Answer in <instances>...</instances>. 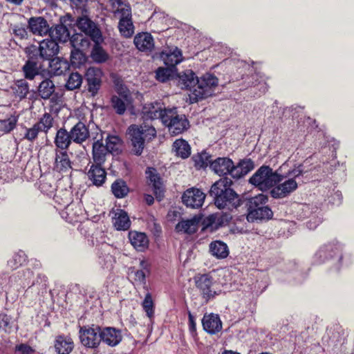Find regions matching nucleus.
<instances>
[{"label":"nucleus","mask_w":354,"mask_h":354,"mask_svg":"<svg viewBox=\"0 0 354 354\" xmlns=\"http://www.w3.org/2000/svg\"><path fill=\"white\" fill-rule=\"evenodd\" d=\"M26 261V255L23 251L15 254L8 261V266L12 270L17 269Z\"/></svg>","instance_id":"nucleus-48"},{"label":"nucleus","mask_w":354,"mask_h":354,"mask_svg":"<svg viewBox=\"0 0 354 354\" xmlns=\"http://www.w3.org/2000/svg\"><path fill=\"white\" fill-rule=\"evenodd\" d=\"M80 339L82 344L85 347L97 348L101 342L100 327L92 325L91 326H82L80 329Z\"/></svg>","instance_id":"nucleus-12"},{"label":"nucleus","mask_w":354,"mask_h":354,"mask_svg":"<svg viewBox=\"0 0 354 354\" xmlns=\"http://www.w3.org/2000/svg\"><path fill=\"white\" fill-rule=\"evenodd\" d=\"M78 30L88 37L94 43L104 41L102 31L99 26L87 16L79 17L75 22Z\"/></svg>","instance_id":"nucleus-9"},{"label":"nucleus","mask_w":354,"mask_h":354,"mask_svg":"<svg viewBox=\"0 0 354 354\" xmlns=\"http://www.w3.org/2000/svg\"><path fill=\"white\" fill-rule=\"evenodd\" d=\"M189 318V329L190 333L194 335L196 331V322L194 320V317L192 315L190 312L188 313Z\"/></svg>","instance_id":"nucleus-61"},{"label":"nucleus","mask_w":354,"mask_h":354,"mask_svg":"<svg viewBox=\"0 0 354 354\" xmlns=\"http://www.w3.org/2000/svg\"><path fill=\"white\" fill-rule=\"evenodd\" d=\"M211 169L218 176L230 174L232 177L234 164L232 159L227 157H219L214 160L210 164Z\"/></svg>","instance_id":"nucleus-18"},{"label":"nucleus","mask_w":354,"mask_h":354,"mask_svg":"<svg viewBox=\"0 0 354 354\" xmlns=\"http://www.w3.org/2000/svg\"><path fill=\"white\" fill-rule=\"evenodd\" d=\"M98 263L103 270L111 271L113 269L115 259L112 255L105 254L99 257Z\"/></svg>","instance_id":"nucleus-53"},{"label":"nucleus","mask_w":354,"mask_h":354,"mask_svg":"<svg viewBox=\"0 0 354 354\" xmlns=\"http://www.w3.org/2000/svg\"><path fill=\"white\" fill-rule=\"evenodd\" d=\"M287 167L281 165L276 171L267 165L261 166L250 178L249 183L261 191L272 189L274 185L281 182V171Z\"/></svg>","instance_id":"nucleus-2"},{"label":"nucleus","mask_w":354,"mask_h":354,"mask_svg":"<svg viewBox=\"0 0 354 354\" xmlns=\"http://www.w3.org/2000/svg\"><path fill=\"white\" fill-rule=\"evenodd\" d=\"M133 42L136 48L142 52L150 53L154 48L153 38L149 32L137 34L134 37Z\"/></svg>","instance_id":"nucleus-25"},{"label":"nucleus","mask_w":354,"mask_h":354,"mask_svg":"<svg viewBox=\"0 0 354 354\" xmlns=\"http://www.w3.org/2000/svg\"><path fill=\"white\" fill-rule=\"evenodd\" d=\"M170 75L171 71L167 68H158L156 71V79L161 82H165L167 81Z\"/></svg>","instance_id":"nucleus-58"},{"label":"nucleus","mask_w":354,"mask_h":354,"mask_svg":"<svg viewBox=\"0 0 354 354\" xmlns=\"http://www.w3.org/2000/svg\"><path fill=\"white\" fill-rule=\"evenodd\" d=\"M194 73L191 70L185 71L179 76V82L186 89L192 90L196 88V80Z\"/></svg>","instance_id":"nucleus-42"},{"label":"nucleus","mask_w":354,"mask_h":354,"mask_svg":"<svg viewBox=\"0 0 354 354\" xmlns=\"http://www.w3.org/2000/svg\"><path fill=\"white\" fill-rule=\"evenodd\" d=\"M195 283L196 288L199 290L201 295L206 301L214 299L221 292V290L216 288L213 278L208 274L196 277Z\"/></svg>","instance_id":"nucleus-11"},{"label":"nucleus","mask_w":354,"mask_h":354,"mask_svg":"<svg viewBox=\"0 0 354 354\" xmlns=\"http://www.w3.org/2000/svg\"><path fill=\"white\" fill-rule=\"evenodd\" d=\"M12 33L15 36L20 39H24L28 38L27 28L21 26H15L12 28Z\"/></svg>","instance_id":"nucleus-57"},{"label":"nucleus","mask_w":354,"mask_h":354,"mask_svg":"<svg viewBox=\"0 0 354 354\" xmlns=\"http://www.w3.org/2000/svg\"><path fill=\"white\" fill-rule=\"evenodd\" d=\"M205 198V194L201 189L195 187L187 189L182 196L183 203L187 207L193 209L201 207Z\"/></svg>","instance_id":"nucleus-16"},{"label":"nucleus","mask_w":354,"mask_h":354,"mask_svg":"<svg viewBox=\"0 0 354 354\" xmlns=\"http://www.w3.org/2000/svg\"><path fill=\"white\" fill-rule=\"evenodd\" d=\"M109 151L103 145L102 140H97L93 144L92 154L95 164L103 165L106 160V156Z\"/></svg>","instance_id":"nucleus-34"},{"label":"nucleus","mask_w":354,"mask_h":354,"mask_svg":"<svg viewBox=\"0 0 354 354\" xmlns=\"http://www.w3.org/2000/svg\"><path fill=\"white\" fill-rule=\"evenodd\" d=\"M25 53L28 59L22 67V71L26 79L32 80L39 74L41 60L34 55V51H28L27 49H25Z\"/></svg>","instance_id":"nucleus-15"},{"label":"nucleus","mask_w":354,"mask_h":354,"mask_svg":"<svg viewBox=\"0 0 354 354\" xmlns=\"http://www.w3.org/2000/svg\"><path fill=\"white\" fill-rule=\"evenodd\" d=\"M72 142L73 140L71 138L70 131L68 132L64 128H61L57 131L54 142L57 148L62 151L66 150Z\"/></svg>","instance_id":"nucleus-35"},{"label":"nucleus","mask_w":354,"mask_h":354,"mask_svg":"<svg viewBox=\"0 0 354 354\" xmlns=\"http://www.w3.org/2000/svg\"><path fill=\"white\" fill-rule=\"evenodd\" d=\"M118 28L120 33L125 37H131L134 32V27L131 19H120Z\"/></svg>","instance_id":"nucleus-46"},{"label":"nucleus","mask_w":354,"mask_h":354,"mask_svg":"<svg viewBox=\"0 0 354 354\" xmlns=\"http://www.w3.org/2000/svg\"><path fill=\"white\" fill-rule=\"evenodd\" d=\"M71 138L73 142L82 144L90 136L88 127L82 122H78L70 131Z\"/></svg>","instance_id":"nucleus-26"},{"label":"nucleus","mask_w":354,"mask_h":354,"mask_svg":"<svg viewBox=\"0 0 354 354\" xmlns=\"http://www.w3.org/2000/svg\"><path fill=\"white\" fill-rule=\"evenodd\" d=\"M53 119L50 113H46L43 115L39 122L35 124H39L38 127L41 131L47 133L48 130L53 127Z\"/></svg>","instance_id":"nucleus-52"},{"label":"nucleus","mask_w":354,"mask_h":354,"mask_svg":"<svg viewBox=\"0 0 354 354\" xmlns=\"http://www.w3.org/2000/svg\"><path fill=\"white\" fill-rule=\"evenodd\" d=\"M162 124L167 127L169 133L177 136L187 131L189 121L184 114H178L176 107L167 108L162 117Z\"/></svg>","instance_id":"nucleus-6"},{"label":"nucleus","mask_w":354,"mask_h":354,"mask_svg":"<svg viewBox=\"0 0 354 354\" xmlns=\"http://www.w3.org/2000/svg\"><path fill=\"white\" fill-rule=\"evenodd\" d=\"M103 73L102 70L97 67H89L85 72L84 78L86 82V89L91 96H95L101 86L102 82Z\"/></svg>","instance_id":"nucleus-14"},{"label":"nucleus","mask_w":354,"mask_h":354,"mask_svg":"<svg viewBox=\"0 0 354 354\" xmlns=\"http://www.w3.org/2000/svg\"><path fill=\"white\" fill-rule=\"evenodd\" d=\"M55 86L50 79H45L39 83L37 87V93L39 96L44 99L48 100L55 93Z\"/></svg>","instance_id":"nucleus-39"},{"label":"nucleus","mask_w":354,"mask_h":354,"mask_svg":"<svg viewBox=\"0 0 354 354\" xmlns=\"http://www.w3.org/2000/svg\"><path fill=\"white\" fill-rule=\"evenodd\" d=\"M15 97L23 100L29 93V84L25 79L17 80L11 86Z\"/></svg>","instance_id":"nucleus-38"},{"label":"nucleus","mask_w":354,"mask_h":354,"mask_svg":"<svg viewBox=\"0 0 354 354\" xmlns=\"http://www.w3.org/2000/svg\"><path fill=\"white\" fill-rule=\"evenodd\" d=\"M217 85V77L206 73L196 80V88H194L193 95L196 100L206 98L212 95V89Z\"/></svg>","instance_id":"nucleus-10"},{"label":"nucleus","mask_w":354,"mask_h":354,"mask_svg":"<svg viewBox=\"0 0 354 354\" xmlns=\"http://www.w3.org/2000/svg\"><path fill=\"white\" fill-rule=\"evenodd\" d=\"M82 81V76L79 73H71L67 79L65 87L68 91H73L81 86Z\"/></svg>","instance_id":"nucleus-44"},{"label":"nucleus","mask_w":354,"mask_h":354,"mask_svg":"<svg viewBox=\"0 0 354 354\" xmlns=\"http://www.w3.org/2000/svg\"><path fill=\"white\" fill-rule=\"evenodd\" d=\"M116 3L118 6L115 14L120 15V19H131V9L129 5L124 3L122 1Z\"/></svg>","instance_id":"nucleus-51"},{"label":"nucleus","mask_w":354,"mask_h":354,"mask_svg":"<svg viewBox=\"0 0 354 354\" xmlns=\"http://www.w3.org/2000/svg\"><path fill=\"white\" fill-rule=\"evenodd\" d=\"M33 276V272L30 269H26L23 271V279L24 281L30 280Z\"/></svg>","instance_id":"nucleus-63"},{"label":"nucleus","mask_w":354,"mask_h":354,"mask_svg":"<svg viewBox=\"0 0 354 354\" xmlns=\"http://www.w3.org/2000/svg\"><path fill=\"white\" fill-rule=\"evenodd\" d=\"M54 347L59 354H69L73 351L74 344L71 337L59 335L55 339Z\"/></svg>","instance_id":"nucleus-30"},{"label":"nucleus","mask_w":354,"mask_h":354,"mask_svg":"<svg viewBox=\"0 0 354 354\" xmlns=\"http://www.w3.org/2000/svg\"><path fill=\"white\" fill-rule=\"evenodd\" d=\"M111 192L117 198H123L129 192V188L122 179L115 180L111 185Z\"/></svg>","instance_id":"nucleus-40"},{"label":"nucleus","mask_w":354,"mask_h":354,"mask_svg":"<svg viewBox=\"0 0 354 354\" xmlns=\"http://www.w3.org/2000/svg\"><path fill=\"white\" fill-rule=\"evenodd\" d=\"M317 263H322L326 261L332 260L334 264V270L337 272L342 268L351 265L350 261L348 263L344 260L342 254V246L337 241L329 242L322 245L316 252L314 257Z\"/></svg>","instance_id":"nucleus-4"},{"label":"nucleus","mask_w":354,"mask_h":354,"mask_svg":"<svg viewBox=\"0 0 354 354\" xmlns=\"http://www.w3.org/2000/svg\"><path fill=\"white\" fill-rule=\"evenodd\" d=\"M298 185L295 180L286 178L283 182L277 183L270 190V195L274 198H283L289 196L297 189Z\"/></svg>","instance_id":"nucleus-17"},{"label":"nucleus","mask_w":354,"mask_h":354,"mask_svg":"<svg viewBox=\"0 0 354 354\" xmlns=\"http://www.w3.org/2000/svg\"><path fill=\"white\" fill-rule=\"evenodd\" d=\"M50 68L55 75H62L69 70L70 64L66 59L55 57L50 59Z\"/></svg>","instance_id":"nucleus-37"},{"label":"nucleus","mask_w":354,"mask_h":354,"mask_svg":"<svg viewBox=\"0 0 354 354\" xmlns=\"http://www.w3.org/2000/svg\"><path fill=\"white\" fill-rule=\"evenodd\" d=\"M55 168L59 172L66 171L71 168V162L66 151H56Z\"/></svg>","instance_id":"nucleus-32"},{"label":"nucleus","mask_w":354,"mask_h":354,"mask_svg":"<svg viewBox=\"0 0 354 354\" xmlns=\"http://www.w3.org/2000/svg\"><path fill=\"white\" fill-rule=\"evenodd\" d=\"M173 149L176 155L185 159L191 154V147L188 142L183 139H178L173 144Z\"/></svg>","instance_id":"nucleus-41"},{"label":"nucleus","mask_w":354,"mask_h":354,"mask_svg":"<svg viewBox=\"0 0 354 354\" xmlns=\"http://www.w3.org/2000/svg\"><path fill=\"white\" fill-rule=\"evenodd\" d=\"M100 337L101 342L112 347L118 345L122 338L120 330L112 327H100Z\"/></svg>","instance_id":"nucleus-23"},{"label":"nucleus","mask_w":354,"mask_h":354,"mask_svg":"<svg viewBox=\"0 0 354 354\" xmlns=\"http://www.w3.org/2000/svg\"><path fill=\"white\" fill-rule=\"evenodd\" d=\"M38 125L39 124H35L32 127L28 129L24 136V138L29 141H33L35 140L38 136L39 132L41 131L38 127Z\"/></svg>","instance_id":"nucleus-59"},{"label":"nucleus","mask_w":354,"mask_h":354,"mask_svg":"<svg viewBox=\"0 0 354 354\" xmlns=\"http://www.w3.org/2000/svg\"><path fill=\"white\" fill-rule=\"evenodd\" d=\"M28 28L33 35L44 36L49 34L50 28L43 17H32L28 19Z\"/></svg>","instance_id":"nucleus-20"},{"label":"nucleus","mask_w":354,"mask_h":354,"mask_svg":"<svg viewBox=\"0 0 354 354\" xmlns=\"http://www.w3.org/2000/svg\"><path fill=\"white\" fill-rule=\"evenodd\" d=\"M123 144L122 140L115 135H109L106 138V148L110 153H118L121 151Z\"/></svg>","instance_id":"nucleus-43"},{"label":"nucleus","mask_w":354,"mask_h":354,"mask_svg":"<svg viewBox=\"0 0 354 354\" xmlns=\"http://www.w3.org/2000/svg\"><path fill=\"white\" fill-rule=\"evenodd\" d=\"M145 174L149 180V184L152 186L156 198L158 201H161L164 196V186L160 174L153 167H148Z\"/></svg>","instance_id":"nucleus-19"},{"label":"nucleus","mask_w":354,"mask_h":354,"mask_svg":"<svg viewBox=\"0 0 354 354\" xmlns=\"http://www.w3.org/2000/svg\"><path fill=\"white\" fill-rule=\"evenodd\" d=\"M211 254L217 259H225L229 254L228 247L226 243L221 241H215L209 244Z\"/></svg>","instance_id":"nucleus-36"},{"label":"nucleus","mask_w":354,"mask_h":354,"mask_svg":"<svg viewBox=\"0 0 354 354\" xmlns=\"http://www.w3.org/2000/svg\"><path fill=\"white\" fill-rule=\"evenodd\" d=\"M203 329L209 334L214 335L222 329V322L217 314L209 313L204 315L202 319Z\"/></svg>","instance_id":"nucleus-22"},{"label":"nucleus","mask_w":354,"mask_h":354,"mask_svg":"<svg viewBox=\"0 0 354 354\" xmlns=\"http://www.w3.org/2000/svg\"><path fill=\"white\" fill-rule=\"evenodd\" d=\"M140 266L141 268L140 270H145V272H147V274H149L150 273V268H149V263H147V261H145V260H142L140 261Z\"/></svg>","instance_id":"nucleus-64"},{"label":"nucleus","mask_w":354,"mask_h":354,"mask_svg":"<svg viewBox=\"0 0 354 354\" xmlns=\"http://www.w3.org/2000/svg\"><path fill=\"white\" fill-rule=\"evenodd\" d=\"M70 44L72 47L71 50V62L74 66H80L86 61L83 50L88 48L90 41L83 35L76 33L71 37Z\"/></svg>","instance_id":"nucleus-7"},{"label":"nucleus","mask_w":354,"mask_h":354,"mask_svg":"<svg viewBox=\"0 0 354 354\" xmlns=\"http://www.w3.org/2000/svg\"><path fill=\"white\" fill-rule=\"evenodd\" d=\"M111 105L115 113L118 115H123L127 110L126 100L118 95H113L111 97Z\"/></svg>","instance_id":"nucleus-45"},{"label":"nucleus","mask_w":354,"mask_h":354,"mask_svg":"<svg viewBox=\"0 0 354 354\" xmlns=\"http://www.w3.org/2000/svg\"><path fill=\"white\" fill-rule=\"evenodd\" d=\"M143 310L149 318H152L154 315V304L151 293L147 292L142 303Z\"/></svg>","instance_id":"nucleus-50"},{"label":"nucleus","mask_w":354,"mask_h":354,"mask_svg":"<svg viewBox=\"0 0 354 354\" xmlns=\"http://www.w3.org/2000/svg\"><path fill=\"white\" fill-rule=\"evenodd\" d=\"M16 351L21 352V354H31L34 351L28 345L25 344H21L16 346Z\"/></svg>","instance_id":"nucleus-60"},{"label":"nucleus","mask_w":354,"mask_h":354,"mask_svg":"<svg viewBox=\"0 0 354 354\" xmlns=\"http://www.w3.org/2000/svg\"><path fill=\"white\" fill-rule=\"evenodd\" d=\"M129 239L137 251L143 252L149 246V239L145 233L131 231L129 232Z\"/></svg>","instance_id":"nucleus-28"},{"label":"nucleus","mask_w":354,"mask_h":354,"mask_svg":"<svg viewBox=\"0 0 354 354\" xmlns=\"http://www.w3.org/2000/svg\"><path fill=\"white\" fill-rule=\"evenodd\" d=\"M28 51H34V55L40 60H50L59 53L58 43L51 37L40 41L39 46L30 45L26 48Z\"/></svg>","instance_id":"nucleus-8"},{"label":"nucleus","mask_w":354,"mask_h":354,"mask_svg":"<svg viewBox=\"0 0 354 354\" xmlns=\"http://www.w3.org/2000/svg\"><path fill=\"white\" fill-rule=\"evenodd\" d=\"M161 57L165 65L173 67L182 61V53L180 50L176 47L173 50L170 49L162 52Z\"/></svg>","instance_id":"nucleus-33"},{"label":"nucleus","mask_w":354,"mask_h":354,"mask_svg":"<svg viewBox=\"0 0 354 354\" xmlns=\"http://www.w3.org/2000/svg\"><path fill=\"white\" fill-rule=\"evenodd\" d=\"M268 196L260 194L250 198L247 203V220L253 222L255 220H269L272 218V209L266 205Z\"/></svg>","instance_id":"nucleus-5"},{"label":"nucleus","mask_w":354,"mask_h":354,"mask_svg":"<svg viewBox=\"0 0 354 354\" xmlns=\"http://www.w3.org/2000/svg\"><path fill=\"white\" fill-rule=\"evenodd\" d=\"M73 19L71 15H65L59 19V24L50 28L48 35L55 41L59 42H66L70 41V32L68 26L73 23Z\"/></svg>","instance_id":"nucleus-13"},{"label":"nucleus","mask_w":354,"mask_h":354,"mask_svg":"<svg viewBox=\"0 0 354 354\" xmlns=\"http://www.w3.org/2000/svg\"><path fill=\"white\" fill-rule=\"evenodd\" d=\"M102 42H99L97 44L94 43V46L91 51V57L93 59L98 63L104 62L108 57L107 54L103 50V48L100 46V44Z\"/></svg>","instance_id":"nucleus-47"},{"label":"nucleus","mask_w":354,"mask_h":354,"mask_svg":"<svg viewBox=\"0 0 354 354\" xmlns=\"http://www.w3.org/2000/svg\"><path fill=\"white\" fill-rule=\"evenodd\" d=\"M132 273L134 275V281L138 285H142L145 288H147L146 277L148 274L147 272L143 270H133Z\"/></svg>","instance_id":"nucleus-56"},{"label":"nucleus","mask_w":354,"mask_h":354,"mask_svg":"<svg viewBox=\"0 0 354 354\" xmlns=\"http://www.w3.org/2000/svg\"><path fill=\"white\" fill-rule=\"evenodd\" d=\"M10 317L8 315L0 314V327H1V324H3L4 328H8L10 326Z\"/></svg>","instance_id":"nucleus-62"},{"label":"nucleus","mask_w":354,"mask_h":354,"mask_svg":"<svg viewBox=\"0 0 354 354\" xmlns=\"http://www.w3.org/2000/svg\"><path fill=\"white\" fill-rule=\"evenodd\" d=\"M162 104L158 102L145 104L142 109L143 118L146 120H155L159 118L162 122V117L166 109Z\"/></svg>","instance_id":"nucleus-21"},{"label":"nucleus","mask_w":354,"mask_h":354,"mask_svg":"<svg viewBox=\"0 0 354 354\" xmlns=\"http://www.w3.org/2000/svg\"><path fill=\"white\" fill-rule=\"evenodd\" d=\"M17 120L15 117H10L6 120L0 121V131L8 133L13 130L17 124Z\"/></svg>","instance_id":"nucleus-54"},{"label":"nucleus","mask_w":354,"mask_h":354,"mask_svg":"<svg viewBox=\"0 0 354 354\" xmlns=\"http://www.w3.org/2000/svg\"><path fill=\"white\" fill-rule=\"evenodd\" d=\"M102 165L93 164L87 173L88 179L96 187L102 186L106 179V172Z\"/></svg>","instance_id":"nucleus-27"},{"label":"nucleus","mask_w":354,"mask_h":354,"mask_svg":"<svg viewBox=\"0 0 354 354\" xmlns=\"http://www.w3.org/2000/svg\"><path fill=\"white\" fill-rule=\"evenodd\" d=\"M303 166L299 165L297 167H294L291 169H288L287 172L283 173L281 171V181L286 178H290L295 180L296 178L301 176L304 173Z\"/></svg>","instance_id":"nucleus-55"},{"label":"nucleus","mask_w":354,"mask_h":354,"mask_svg":"<svg viewBox=\"0 0 354 354\" xmlns=\"http://www.w3.org/2000/svg\"><path fill=\"white\" fill-rule=\"evenodd\" d=\"M113 225L117 230H127L131 226L127 213L123 209H117L113 218Z\"/></svg>","instance_id":"nucleus-31"},{"label":"nucleus","mask_w":354,"mask_h":354,"mask_svg":"<svg viewBox=\"0 0 354 354\" xmlns=\"http://www.w3.org/2000/svg\"><path fill=\"white\" fill-rule=\"evenodd\" d=\"M195 166L198 168H205L208 165H210L213 161L211 156L206 152H203L193 157Z\"/></svg>","instance_id":"nucleus-49"},{"label":"nucleus","mask_w":354,"mask_h":354,"mask_svg":"<svg viewBox=\"0 0 354 354\" xmlns=\"http://www.w3.org/2000/svg\"><path fill=\"white\" fill-rule=\"evenodd\" d=\"M131 151L136 156H140L145 146V141H150L156 137V130L153 126L146 124H131L128 128Z\"/></svg>","instance_id":"nucleus-3"},{"label":"nucleus","mask_w":354,"mask_h":354,"mask_svg":"<svg viewBox=\"0 0 354 354\" xmlns=\"http://www.w3.org/2000/svg\"><path fill=\"white\" fill-rule=\"evenodd\" d=\"M201 217L194 216L190 219L182 220L176 225V231L178 233H185L187 234H193L198 230Z\"/></svg>","instance_id":"nucleus-24"},{"label":"nucleus","mask_w":354,"mask_h":354,"mask_svg":"<svg viewBox=\"0 0 354 354\" xmlns=\"http://www.w3.org/2000/svg\"><path fill=\"white\" fill-rule=\"evenodd\" d=\"M232 183L230 178L224 177L212 185L209 195L214 198L218 208L232 210L242 204L240 196L231 188Z\"/></svg>","instance_id":"nucleus-1"},{"label":"nucleus","mask_w":354,"mask_h":354,"mask_svg":"<svg viewBox=\"0 0 354 354\" xmlns=\"http://www.w3.org/2000/svg\"><path fill=\"white\" fill-rule=\"evenodd\" d=\"M254 168V162L250 158H244L241 160L236 165H234V169L232 171V178L239 179Z\"/></svg>","instance_id":"nucleus-29"}]
</instances>
